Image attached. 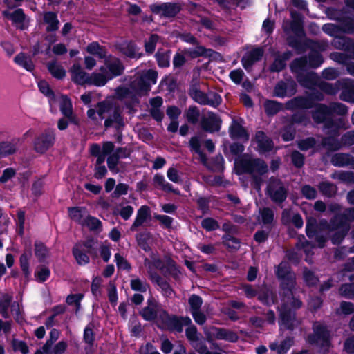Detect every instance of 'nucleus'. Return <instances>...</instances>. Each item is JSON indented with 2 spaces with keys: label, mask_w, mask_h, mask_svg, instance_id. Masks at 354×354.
<instances>
[{
  "label": "nucleus",
  "mask_w": 354,
  "mask_h": 354,
  "mask_svg": "<svg viewBox=\"0 0 354 354\" xmlns=\"http://www.w3.org/2000/svg\"><path fill=\"white\" fill-rule=\"evenodd\" d=\"M275 275L279 282L282 308L277 310H297L301 307V301L293 295L296 286V274L288 263L281 261L275 267Z\"/></svg>",
  "instance_id": "f257e3e1"
},
{
  "label": "nucleus",
  "mask_w": 354,
  "mask_h": 354,
  "mask_svg": "<svg viewBox=\"0 0 354 354\" xmlns=\"http://www.w3.org/2000/svg\"><path fill=\"white\" fill-rule=\"evenodd\" d=\"M189 96L200 105H208L213 108H217L223 102L221 96L216 92L210 91L205 93L200 89V84L198 80H193L188 88Z\"/></svg>",
  "instance_id": "f03ea898"
},
{
  "label": "nucleus",
  "mask_w": 354,
  "mask_h": 354,
  "mask_svg": "<svg viewBox=\"0 0 354 354\" xmlns=\"http://www.w3.org/2000/svg\"><path fill=\"white\" fill-rule=\"evenodd\" d=\"M237 174H252L257 173L259 176L268 172L266 162L261 158H252L248 154H243L235 160Z\"/></svg>",
  "instance_id": "7ed1b4c3"
},
{
  "label": "nucleus",
  "mask_w": 354,
  "mask_h": 354,
  "mask_svg": "<svg viewBox=\"0 0 354 354\" xmlns=\"http://www.w3.org/2000/svg\"><path fill=\"white\" fill-rule=\"evenodd\" d=\"M290 15L292 20L290 23V28L297 37H288L287 43L290 47L294 48L298 53H301L306 49V44L298 38L305 35L303 26V17L297 12H291Z\"/></svg>",
  "instance_id": "20e7f679"
},
{
  "label": "nucleus",
  "mask_w": 354,
  "mask_h": 354,
  "mask_svg": "<svg viewBox=\"0 0 354 354\" xmlns=\"http://www.w3.org/2000/svg\"><path fill=\"white\" fill-rule=\"evenodd\" d=\"M95 243V240L91 236L75 243L72 248V254L79 266H85L89 263L90 258L88 255L93 257L97 255Z\"/></svg>",
  "instance_id": "39448f33"
},
{
  "label": "nucleus",
  "mask_w": 354,
  "mask_h": 354,
  "mask_svg": "<svg viewBox=\"0 0 354 354\" xmlns=\"http://www.w3.org/2000/svg\"><path fill=\"white\" fill-rule=\"evenodd\" d=\"M313 333L308 334L306 337L308 344L321 348H328L331 346L330 333L326 325L315 322L313 325Z\"/></svg>",
  "instance_id": "423d86ee"
},
{
  "label": "nucleus",
  "mask_w": 354,
  "mask_h": 354,
  "mask_svg": "<svg viewBox=\"0 0 354 354\" xmlns=\"http://www.w3.org/2000/svg\"><path fill=\"white\" fill-rule=\"evenodd\" d=\"M265 192L272 202L281 204L286 200L288 189L281 179L272 176L268 180Z\"/></svg>",
  "instance_id": "0eeeda50"
},
{
  "label": "nucleus",
  "mask_w": 354,
  "mask_h": 354,
  "mask_svg": "<svg viewBox=\"0 0 354 354\" xmlns=\"http://www.w3.org/2000/svg\"><path fill=\"white\" fill-rule=\"evenodd\" d=\"M149 10L161 18L174 19L180 12L182 6L176 2H160L149 5Z\"/></svg>",
  "instance_id": "6e6552de"
},
{
  "label": "nucleus",
  "mask_w": 354,
  "mask_h": 354,
  "mask_svg": "<svg viewBox=\"0 0 354 354\" xmlns=\"http://www.w3.org/2000/svg\"><path fill=\"white\" fill-rule=\"evenodd\" d=\"M169 311H161L159 314V322L170 331H183L184 326H189L192 320L189 317H178L176 315H170Z\"/></svg>",
  "instance_id": "1a4fd4ad"
},
{
  "label": "nucleus",
  "mask_w": 354,
  "mask_h": 354,
  "mask_svg": "<svg viewBox=\"0 0 354 354\" xmlns=\"http://www.w3.org/2000/svg\"><path fill=\"white\" fill-rule=\"evenodd\" d=\"M55 140V129L47 128L35 137L33 141L34 149L37 153L44 154L54 145Z\"/></svg>",
  "instance_id": "9d476101"
},
{
  "label": "nucleus",
  "mask_w": 354,
  "mask_h": 354,
  "mask_svg": "<svg viewBox=\"0 0 354 354\" xmlns=\"http://www.w3.org/2000/svg\"><path fill=\"white\" fill-rule=\"evenodd\" d=\"M207 340L209 342L212 341V338L217 340H225L228 342L235 343L239 340L238 334L231 330L225 328L212 326L211 332L205 333Z\"/></svg>",
  "instance_id": "9b49d317"
},
{
  "label": "nucleus",
  "mask_w": 354,
  "mask_h": 354,
  "mask_svg": "<svg viewBox=\"0 0 354 354\" xmlns=\"http://www.w3.org/2000/svg\"><path fill=\"white\" fill-rule=\"evenodd\" d=\"M117 49L125 57L130 59H140L144 56L135 41L125 40L116 45Z\"/></svg>",
  "instance_id": "f8f14e48"
},
{
  "label": "nucleus",
  "mask_w": 354,
  "mask_h": 354,
  "mask_svg": "<svg viewBox=\"0 0 354 354\" xmlns=\"http://www.w3.org/2000/svg\"><path fill=\"white\" fill-rule=\"evenodd\" d=\"M339 85V95L342 101L354 103V80L349 78H342L338 80Z\"/></svg>",
  "instance_id": "ddd939ff"
},
{
  "label": "nucleus",
  "mask_w": 354,
  "mask_h": 354,
  "mask_svg": "<svg viewBox=\"0 0 354 354\" xmlns=\"http://www.w3.org/2000/svg\"><path fill=\"white\" fill-rule=\"evenodd\" d=\"M296 91L297 84L294 81L286 83L283 80H280L274 87L273 95L274 97L283 98L285 97H291Z\"/></svg>",
  "instance_id": "4468645a"
},
{
  "label": "nucleus",
  "mask_w": 354,
  "mask_h": 354,
  "mask_svg": "<svg viewBox=\"0 0 354 354\" xmlns=\"http://www.w3.org/2000/svg\"><path fill=\"white\" fill-rule=\"evenodd\" d=\"M264 51L261 47H256L243 55L241 58L242 66L248 71L257 62L262 59Z\"/></svg>",
  "instance_id": "2eb2a0df"
},
{
  "label": "nucleus",
  "mask_w": 354,
  "mask_h": 354,
  "mask_svg": "<svg viewBox=\"0 0 354 354\" xmlns=\"http://www.w3.org/2000/svg\"><path fill=\"white\" fill-rule=\"evenodd\" d=\"M295 79L302 87L313 89L317 86L319 77L315 72L306 71L296 75Z\"/></svg>",
  "instance_id": "dca6fc26"
},
{
  "label": "nucleus",
  "mask_w": 354,
  "mask_h": 354,
  "mask_svg": "<svg viewBox=\"0 0 354 354\" xmlns=\"http://www.w3.org/2000/svg\"><path fill=\"white\" fill-rule=\"evenodd\" d=\"M222 120L220 117L211 112L208 118H203L201 126L203 130L208 133H214L220 131Z\"/></svg>",
  "instance_id": "f3484780"
},
{
  "label": "nucleus",
  "mask_w": 354,
  "mask_h": 354,
  "mask_svg": "<svg viewBox=\"0 0 354 354\" xmlns=\"http://www.w3.org/2000/svg\"><path fill=\"white\" fill-rule=\"evenodd\" d=\"M2 15L3 17L10 20L12 24L16 25L19 29L24 30L26 28V26L24 25L26 15L22 8H17L12 12L7 10H3Z\"/></svg>",
  "instance_id": "a211bd4d"
},
{
  "label": "nucleus",
  "mask_w": 354,
  "mask_h": 354,
  "mask_svg": "<svg viewBox=\"0 0 354 354\" xmlns=\"http://www.w3.org/2000/svg\"><path fill=\"white\" fill-rule=\"evenodd\" d=\"M115 124L116 131H119L124 127V118L122 115V111L119 106H115L113 113L104 120V127L106 129L111 127Z\"/></svg>",
  "instance_id": "6ab92c4d"
},
{
  "label": "nucleus",
  "mask_w": 354,
  "mask_h": 354,
  "mask_svg": "<svg viewBox=\"0 0 354 354\" xmlns=\"http://www.w3.org/2000/svg\"><path fill=\"white\" fill-rule=\"evenodd\" d=\"M285 108L289 111L304 110L313 108L308 96H296L285 103Z\"/></svg>",
  "instance_id": "aec40b11"
},
{
  "label": "nucleus",
  "mask_w": 354,
  "mask_h": 354,
  "mask_svg": "<svg viewBox=\"0 0 354 354\" xmlns=\"http://www.w3.org/2000/svg\"><path fill=\"white\" fill-rule=\"evenodd\" d=\"M255 140L260 153H269L274 148V142L263 131H257L255 133Z\"/></svg>",
  "instance_id": "412c9836"
},
{
  "label": "nucleus",
  "mask_w": 354,
  "mask_h": 354,
  "mask_svg": "<svg viewBox=\"0 0 354 354\" xmlns=\"http://www.w3.org/2000/svg\"><path fill=\"white\" fill-rule=\"evenodd\" d=\"M104 65L108 69L106 75L110 80L122 75L124 71V66L119 58H115L113 61L105 59Z\"/></svg>",
  "instance_id": "4be33fe9"
},
{
  "label": "nucleus",
  "mask_w": 354,
  "mask_h": 354,
  "mask_svg": "<svg viewBox=\"0 0 354 354\" xmlns=\"http://www.w3.org/2000/svg\"><path fill=\"white\" fill-rule=\"evenodd\" d=\"M71 79L78 85L89 84L90 75L84 71L80 64H74L71 69Z\"/></svg>",
  "instance_id": "5701e85b"
},
{
  "label": "nucleus",
  "mask_w": 354,
  "mask_h": 354,
  "mask_svg": "<svg viewBox=\"0 0 354 354\" xmlns=\"http://www.w3.org/2000/svg\"><path fill=\"white\" fill-rule=\"evenodd\" d=\"M229 135L232 140L243 139L245 141H248L250 137L245 128L235 119L232 120L229 127Z\"/></svg>",
  "instance_id": "b1692460"
},
{
  "label": "nucleus",
  "mask_w": 354,
  "mask_h": 354,
  "mask_svg": "<svg viewBox=\"0 0 354 354\" xmlns=\"http://www.w3.org/2000/svg\"><path fill=\"white\" fill-rule=\"evenodd\" d=\"M185 55L191 59H196L199 57L210 58L214 54L220 55V54L212 49H207L203 46L198 45L195 48H189L185 50Z\"/></svg>",
  "instance_id": "393cba45"
},
{
  "label": "nucleus",
  "mask_w": 354,
  "mask_h": 354,
  "mask_svg": "<svg viewBox=\"0 0 354 354\" xmlns=\"http://www.w3.org/2000/svg\"><path fill=\"white\" fill-rule=\"evenodd\" d=\"M330 116L329 106L324 104H317L312 111V118L317 124H324Z\"/></svg>",
  "instance_id": "a878e982"
},
{
  "label": "nucleus",
  "mask_w": 354,
  "mask_h": 354,
  "mask_svg": "<svg viewBox=\"0 0 354 354\" xmlns=\"http://www.w3.org/2000/svg\"><path fill=\"white\" fill-rule=\"evenodd\" d=\"M351 229L350 225H339L334 231L329 233V239L334 245H340L348 234Z\"/></svg>",
  "instance_id": "bb28decb"
},
{
  "label": "nucleus",
  "mask_w": 354,
  "mask_h": 354,
  "mask_svg": "<svg viewBox=\"0 0 354 354\" xmlns=\"http://www.w3.org/2000/svg\"><path fill=\"white\" fill-rule=\"evenodd\" d=\"M344 125L343 118L333 119L330 116L324 123V127L326 130V133L333 136H339V130Z\"/></svg>",
  "instance_id": "cd10ccee"
},
{
  "label": "nucleus",
  "mask_w": 354,
  "mask_h": 354,
  "mask_svg": "<svg viewBox=\"0 0 354 354\" xmlns=\"http://www.w3.org/2000/svg\"><path fill=\"white\" fill-rule=\"evenodd\" d=\"M43 21L47 24L46 28L47 32H55L59 29V21L56 12L53 11L44 12Z\"/></svg>",
  "instance_id": "c85d7f7f"
},
{
  "label": "nucleus",
  "mask_w": 354,
  "mask_h": 354,
  "mask_svg": "<svg viewBox=\"0 0 354 354\" xmlns=\"http://www.w3.org/2000/svg\"><path fill=\"white\" fill-rule=\"evenodd\" d=\"M354 40L350 37L339 35L336 38H333L331 45L337 50H341L350 53Z\"/></svg>",
  "instance_id": "c756f323"
},
{
  "label": "nucleus",
  "mask_w": 354,
  "mask_h": 354,
  "mask_svg": "<svg viewBox=\"0 0 354 354\" xmlns=\"http://www.w3.org/2000/svg\"><path fill=\"white\" fill-rule=\"evenodd\" d=\"M330 19L337 20L339 22L338 26L340 29V34H353L354 32V20L348 16L341 17H330Z\"/></svg>",
  "instance_id": "7c9ffc66"
},
{
  "label": "nucleus",
  "mask_w": 354,
  "mask_h": 354,
  "mask_svg": "<svg viewBox=\"0 0 354 354\" xmlns=\"http://www.w3.org/2000/svg\"><path fill=\"white\" fill-rule=\"evenodd\" d=\"M151 216L150 208L147 205H142L138 210L134 222L131 225L130 230L135 231L136 228L142 225V224Z\"/></svg>",
  "instance_id": "2f4dec72"
},
{
  "label": "nucleus",
  "mask_w": 354,
  "mask_h": 354,
  "mask_svg": "<svg viewBox=\"0 0 354 354\" xmlns=\"http://www.w3.org/2000/svg\"><path fill=\"white\" fill-rule=\"evenodd\" d=\"M279 319V324L282 325L289 330H293L295 328L296 313L295 311H280Z\"/></svg>",
  "instance_id": "473e14b6"
},
{
  "label": "nucleus",
  "mask_w": 354,
  "mask_h": 354,
  "mask_svg": "<svg viewBox=\"0 0 354 354\" xmlns=\"http://www.w3.org/2000/svg\"><path fill=\"white\" fill-rule=\"evenodd\" d=\"M129 86L132 90L138 92V94H142L143 96L147 95L151 89L149 82H147L140 76L131 82Z\"/></svg>",
  "instance_id": "72a5a7b5"
},
{
  "label": "nucleus",
  "mask_w": 354,
  "mask_h": 354,
  "mask_svg": "<svg viewBox=\"0 0 354 354\" xmlns=\"http://www.w3.org/2000/svg\"><path fill=\"white\" fill-rule=\"evenodd\" d=\"M14 62L29 72L33 71L35 68L32 59L23 52L18 53L15 57Z\"/></svg>",
  "instance_id": "f704fd0d"
},
{
  "label": "nucleus",
  "mask_w": 354,
  "mask_h": 354,
  "mask_svg": "<svg viewBox=\"0 0 354 354\" xmlns=\"http://www.w3.org/2000/svg\"><path fill=\"white\" fill-rule=\"evenodd\" d=\"M308 59L306 56L295 58L290 64L291 72L295 75L308 71Z\"/></svg>",
  "instance_id": "c9c22d12"
},
{
  "label": "nucleus",
  "mask_w": 354,
  "mask_h": 354,
  "mask_svg": "<svg viewBox=\"0 0 354 354\" xmlns=\"http://www.w3.org/2000/svg\"><path fill=\"white\" fill-rule=\"evenodd\" d=\"M337 136L329 135V136L324 137L321 141L322 147L327 149L328 151H337L339 150L342 147L341 140H339Z\"/></svg>",
  "instance_id": "e433bc0d"
},
{
  "label": "nucleus",
  "mask_w": 354,
  "mask_h": 354,
  "mask_svg": "<svg viewBox=\"0 0 354 354\" xmlns=\"http://www.w3.org/2000/svg\"><path fill=\"white\" fill-rule=\"evenodd\" d=\"M339 225L336 214H334L329 221L322 218L318 223V232L327 231V234L331 233Z\"/></svg>",
  "instance_id": "4c0bfd02"
},
{
  "label": "nucleus",
  "mask_w": 354,
  "mask_h": 354,
  "mask_svg": "<svg viewBox=\"0 0 354 354\" xmlns=\"http://www.w3.org/2000/svg\"><path fill=\"white\" fill-rule=\"evenodd\" d=\"M259 215L261 223L270 230L274 220V211L270 207H264L259 209Z\"/></svg>",
  "instance_id": "58836bf2"
},
{
  "label": "nucleus",
  "mask_w": 354,
  "mask_h": 354,
  "mask_svg": "<svg viewBox=\"0 0 354 354\" xmlns=\"http://www.w3.org/2000/svg\"><path fill=\"white\" fill-rule=\"evenodd\" d=\"M154 281L160 288L161 292L165 297L171 298L176 294L170 283L160 275L157 274L154 277Z\"/></svg>",
  "instance_id": "ea45409f"
},
{
  "label": "nucleus",
  "mask_w": 354,
  "mask_h": 354,
  "mask_svg": "<svg viewBox=\"0 0 354 354\" xmlns=\"http://www.w3.org/2000/svg\"><path fill=\"white\" fill-rule=\"evenodd\" d=\"M164 259L165 264L163 272L165 274H169L175 279H178L180 271L178 269L176 261L169 255H165L164 257Z\"/></svg>",
  "instance_id": "a19ab883"
},
{
  "label": "nucleus",
  "mask_w": 354,
  "mask_h": 354,
  "mask_svg": "<svg viewBox=\"0 0 354 354\" xmlns=\"http://www.w3.org/2000/svg\"><path fill=\"white\" fill-rule=\"evenodd\" d=\"M222 244L230 251H237L240 248L241 240L232 234H225L221 237Z\"/></svg>",
  "instance_id": "79ce46f5"
},
{
  "label": "nucleus",
  "mask_w": 354,
  "mask_h": 354,
  "mask_svg": "<svg viewBox=\"0 0 354 354\" xmlns=\"http://www.w3.org/2000/svg\"><path fill=\"white\" fill-rule=\"evenodd\" d=\"M207 169L212 172H223L225 169V160L222 155L218 154L212 158L207 165Z\"/></svg>",
  "instance_id": "37998d69"
},
{
  "label": "nucleus",
  "mask_w": 354,
  "mask_h": 354,
  "mask_svg": "<svg viewBox=\"0 0 354 354\" xmlns=\"http://www.w3.org/2000/svg\"><path fill=\"white\" fill-rule=\"evenodd\" d=\"M320 91L327 95H334L339 91L338 80L335 83H329L319 79L317 86Z\"/></svg>",
  "instance_id": "c03bdc74"
},
{
  "label": "nucleus",
  "mask_w": 354,
  "mask_h": 354,
  "mask_svg": "<svg viewBox=\"0 0 354 354\" xmlns=\"http://www.w3.org/2000/svg\"><path fill=\"white\" fill-rule=\"evenodd\" d=\"M310 122V118L304 111H297L294 113L289 119V124L294 127L295 124H300L306 127Z\"/></svg>",
  "instance_id": "a18cd8bd"
},
{
  "label": "nucleus",
  "mask_w": 354,
  "mask_h": 354,
  "mask_svg": "<svg viewBox=\"0 0 354 354\" xmlns=\"http://www.w3.org/2000/svg\"><path fill=\"white\" fill-rule=\"evenodd\" d=\"M86 212L85 207H68V216L71 220L77 223L78 224L82 225L84 220V214Z\"/></svg>",
  "instance_id": "49530a36"
},
{
  "label": "nucleus",
  "mask_w": 354,
  "mask_h": 354,
  "mask_svg": "<svg viewBox=\"0 0 354 354\" xmlns=\"http://www.w3.org/2000/svg\"><path fill=\"white\" fill-rule=\"evenodd\" d=\"M88 53L97 56L100 59H104L106 57V49L105 47L99 44L97 41H93L86 46Z\"/></svg>",
  "instance_id": "de8ad7c7"
},
{
  "label": "nucleus",
  "mask_w": 354,
  "mask_h": 354,
  "mask_svg": "<svg viewBox=\"0 0 354 354\" xmlns=\"http://www.w3.org/2000/svg\"><path fill=\"white\" fill-rule=\"evenodd\" d=\"M151 238V233L146 231L141 232L136 234V239L138 245L146 252L151 250V248L149 244V241Z\"/></svg>",
  "instance_id": "09e8293b"
},
{
  "label": "nucleus",
  "mask_w": 354,
  "mask_h": 354,
  "mask_svg": "<svg viewBox=\"0 0 354 354\" xmlns=\"http://www.w3.org/2000/svg\"><path fill=\"white\" fill-rule=\"evenodd\" d=\"M47 68L51 75L57 80H62L66 77L65 69L61 65L57 64L55 60L48 62Z\"/></svg>",
  "instance_id": "8fccbe9b"
},
{
  "label": "nucleus",
  "mask_w": 354,
  "mask_h": 354,
  "mask_svg": "<svg viewBox=\"0 0 354 354\" xmlns=\"http://www.w3.org/2000/svg\"><path fill=\"white\" fill-rule=\"evenodd\" d=\"M339 225H350L354 222V207L344 209L342 214H336Z\"/></svg>",
  "instance_id": "3c124183"
},
{
  "label": "nucleus",
  "mask_w": 354,
  "mask_h": 354,
  "mask_svg": "<svg viewBox=\"0 0 354 354\" xmlns=\"http://www.w3.org/2000/svg\"><path fill=\"white\" fill-rule=\"evenodd\" d=\"M265 112L268 116H272L283 109V104L275 100H267L264 103Z\"/></svg>",
  "instance_id": "603ef678"
},
{
  "label": "nucleus",
  "mask_w": 354,
  "mask_h": 354,
  "mask_svg": "<svg viewBox=\"0 0 354 354\" xmlns=\"http://www.w3.org/2000/svg\"><path fill=\"white\" fill-rule=\"evenodd\" d=\"M258 299L262 304L267 306H271L278 301L277 294L270 290L260 292L258 295Z\"/></svg>",
  "instance_id": "864d4df0"
},
{
  "label": "nucleus",
  "mask_w": 354,
  "mask_h": 354,
  "mask_svg": "<svg viewBox=\"0 0 354 354\" xmlns=\"http://www.w3.org/2000/svg\"><path fill=\"white\" fill-rule=\"evenodd\" d=\"M32 256V252L30 250L28 252H24L22 253L19 257V265L24 274L25 278L28 280L30 276V272L29 270L30 263L29 260L30 257Z\"/></svg>",
  "instance_id": "5fc2aeb1"
},
{
  "label": "nucleus",
  "mask_w": 354,
  "mask_h": 354,
  "mask_svg": "<svg viewBox=\"0 0 354 354\" xmlns=\"http://www.w3.org/2000/svg\"><path fill=\"white\" fill-rule=\"evenodd\" d=\"M17 149L15 143L10 141L0 142V158H6L16 153Z\"/></svg>",
  "instance_id": "6e6d98bb"
},
{
  "label": "nucleus",
  "mask_w": 354,
  "mask_h": 354,
  "mask_svg": "<svg viewBox=\"0 0 354 354\" xmlns=\"http://www.w3.org/2000/svg\"><path fill=\"white\" fill-rule=\"evenodd\" d=\"M318 232V223L316 218L308 217L306 224V234L309 239H313Z\"/></svg>",
  "instance_id": "4d7b16f0"
},
{
  "label": "nucleus",
  "mask_w": 354,
  "mask_h": 354,
  "mask_svg": "<svg viewBox=\"0 0 354 354\" xmlns=\"http://www.w3.org/2000/svg\"><path fill=\"white\" fill-rule=\"evenodd\" d=\"M319 189L324 196L327 197H333L335 196L337 188L333 183L323 181L319 183Z\"/></svg>",
  "instance_id": "13d9d810"
},
{
  "label": "nucleus",
  "mask_w": 354,
  "mask_h": 354,
  "mask_svg": "<svg viewBox=\"0 0 354 354\" xmlns=\"http://www.w3.org/2000/svg\"><path fill=\"white\" fill-rule=\"evenodd\" d=\"M170 54H171L170 50H168L166 52H160V50H158L156 53L155 57L156 59L158 66L160 68H167V67L169 66V65H170Z\"/></svg>",
  "instance_id": "bf43d9fd"
},
{
  "label": "nucleus",
  "mask_w": 354,
  "mask_h": 354,
  "mask_svg": "<svg viewBox=\"0 0 354 354\" xmlns=\"http://www.w3.org/2000/svg\"><path fill=\"white\" fill-rule=\"evenodd\" d=\"M35 255L40 263H44L48 256V249L46 246L41 241L35 242Z\"/></svg>",
  "instance_id": "052dcab7"
},
{
  "label": "nucleus",
  "mask_w": 354,
  "mask_h": 354,
  "mask_svg": "<svg viewBox=\"0 0 354 354\" xmlns=\"http://www.w3.org/2000/svg\"><path fill=\"white\" fill-rule=\"evenodd\" d=\"M82 225L87 227L91 231H100L102 227L100 220L91 215H88L84 218Z\"/></svg>",
  "instance_id": "680f3d73"
},
{
  "label": "nucleus",
  "mask_w": 354,
  "mask_h": 354,
  "mask_svg": "<svg viewBox=\"0 0 354 354\" xmlns=\"http://www.w3.org/2000/svg\"><path fill=\"white\" fill-rule=\"evenodd\" d=\"M109 81H110V80L106 74L93 73L90 75L88 85H94L100 87L106 85Z\"/></svg>",
  "instance_id": "e2e57ef3"
},
{
  "label": "nucleus",
  "mask_w": 354,
  "mask_h": 354,
  "mask_svg": "<svg viewBox=\"0 0 354 354\" xmlns=\"http://www.w3.org/2000/svg\"><path fill=\"white\" fill-rule=\"evenodd\" d=\"M308 64L310 68H317L324 62L322 54L316 50H312L308 55Z\"/></svg>",
  "instance_id": "0e129e2a"
},
{
  "label": "nucleus",
  "mask_w": 354,
  "mask_h": 354,
  "mask_svg": "<svg viewBox=\"0 0 354 354\" xmlns=\"http://www.w3.org/2000/svg\"><path fill=\"white\" fill-rule=\"evenodd\" d=\"M348 153H339L331 158V164L335 167H344L348 166Z\"/></svg>",
  "instance_id": "69168bd1"
},
{
  "label": "nucleus",
  "mask_w": 354,
  "mask_h": 354,
  "mask_svg": "<svg viewBox=\"0 0 354 354\" xmlns=\"http://www.w3.org/2000/svg\"><path fill=\"white\" fill-rule=\"evenodd\" d=\"M280 133L284 142L292 141L295 137L296 129L292 125L288 124L282 128Z\"/></svg>",
  "instance_id": "338daca9"
},
{
  "label": "nucleus",
  "mask_w": 354,
  "mask_h": 354,
  "mask_svg": "<svg viewBox=\"0 0 354 354\" xmlns=\"http://www.w3.org/2000/svg\"><path fill=\"white\" fill-rule=\"evenodd\" d=\"M339 292L341 296L346 299H353L354 283L342 284L339 288Z\"/></svg>",
  "instance_id": "774afa93"
}]
</instances>
